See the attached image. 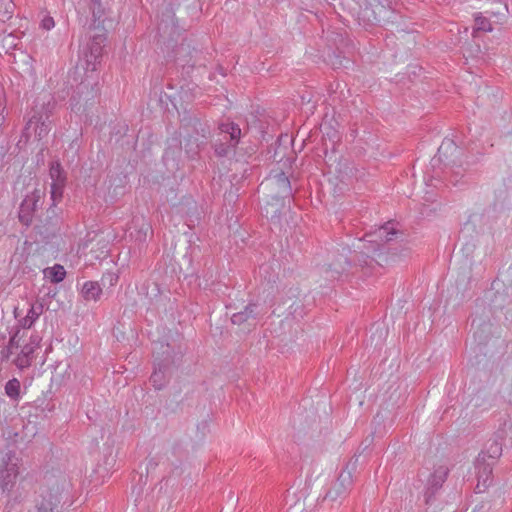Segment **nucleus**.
Segmentation results:
<instances>
[{
	"label": "nucleus",
	"mask_w": 512,
	"mask_h": 512,
	"mask_svg": "<svg viewBox=\"0 0 512 512\" xmlns=\"http://www.w3.org/2000/svg\"><path fill=\"white\" fill-rule=\"evenodd\" d=\"M379 12L375 14L374 21L375 23H381L385 20V14H387L392 9V0H378Z\"/></svg>",
	"instance_id": "obj_28"
},
{
	"label": "nucleus",
	"mask_w": 512,
	"mask_h": 512,
	"mask_svg": "<svg viewBox=\"0 0 512 512\" xmlns=\"http://www.w3.org/2000/svg\"><path fill=\"white\" fill-rule=\"evenodd\" d=\"M265 313L264 305L259 303H249L242 311L234 313L231 316V322L236 325H241L249 320H257Z\"/></svg>",
	"instance_id": "obj_17"
},
{
	"label": "nucleus",
	"mask_w": 512,
	"mask_h": 512,
	"mask_svg": "<svg viewBox=\"0 0 512 512\" xmlns=\"http://www.w3.org/2000/svg\"><path fill=\"white\" fill-rule=\"evenodd\" d=\"M65 187L66 186L50 185L51 204L58 205V203L62 201Z\"/></svg>",
	"instance_id": "obj_30"
},
{
	"label": "nucleus",
	"mask_w": 512,
	"mask_h": 512,
	"mask_svg": "<svg viewBox=\"0 0 512 512\" xmlns=\"http://www.w3.org/2000/svg\"><path fill=\"white\" fill-rule=\"evenodd\" d=\"M34 351H35V346L27 343L22 347L20 352H22V354L28 355L29 357L33 358Z\"/></svg>",
	"instance_id": "obj_38"
},
{
	"label": "nucleus",
	"mask_w": 512,
	"mask_h": 512,
	"mask_svg": "<svg viewBox=\"0 0 512 512\" xmlns=\"http://www.w3.org/2000/svg\"><path fill=\"white\" fill-rule=\"evenodd\" d=\"M29 344L34 345V346H35V348H36V347L38 346V344H39V338H38V336H36V335H35V336H34V335H32V336H31V338H30V343H29Z\"/></svg>",
	"instance_id": "obj_41"
},
{
	"label": "nucleus",
	"mask_w": 512,
	"mask_h": 512,
	"mask_svg": "<svg viewBox=\"0 0 512 512\" xmlns=\"http://www.w3.org/2000/svg\"><path fill=\"white\" fill-rule=\"evenodd\" d=\"M61 209L57 207L55 204H50L49 208L46 211L45 218L43 220L44 224L49 227H56L59 225L61 221Z\"/></svg>",
	"instance_id": "obj_23"
},
{
	"label": "nucleus",
	"mask_w": 512,
	"mask_h": 512,
	"mask_svg": "<svg viewBox=\"0 0 512 512\" xmlns=\"http://www.w3.org/2000/svg\"><path fill=\"white\" fill-rule=\"evenodd\" d=\"M185 150L189 157L195 158L199 153V144L189 140V142L185 145Z\"/></svg>",
	"instance_id": "obj_36"
},
{
	"label": "nucleus",
	"mask_w": 512,
	"mask_h": 512,
	"mask_svg": "<svg viewBox=\"0 0 512 512\" xmlns=\"http://www.w3.org/2000/svg\"><path fill=\"white\" fill-rule=\"evenodd\" d=\"M49 176L51 179V185L66 186L67 173L65 172L59 161H52L50 163Z\"/></svg>",
	"instance_id": "obj_20"
},
{
	"label": "nucleus",
	"mask_w": 512,
	"mask_h": 512,
	"mask_svg": "<svg viewBox=\"0 0 512 512\" xmlns=\"http://www.w3.org/2000/svg\"><path fill=\"white\" fill-rule=\"evenodd\" d=\"M404 233L394 224L387 222L373 233L366 234L370 247L356 255V260L364 274H377L380 269L392 266L406 258L410 251L402 244Z\"/></svg>",
	"instance_id": "obj_1"
},
{
	"label": "nucleus",
	"mask_w": 512,
	"mask_h": 512,
	"mask_svg": "<svg viewBox=\"0 0 512 512\" xmlns=\"http://www.w3.org/2000/svg\"><path fill=\"white\" fill-rule=\"evenodd\" d=\"M492 462L485 461V453H480L476 459L475 469L478 479L476 488L483 492L492 483Z\"/></svg>",
	"instance_id": "obj_13"
},
{
	"label": "nucleus",
	"mask_w": 512,
	"mask_h": 512,
	"mask_svg": "<svg viewBox=\"0 0 512 512\" xmlns=\"http://www.w3.org/2000/svg\"><path fill=\"white\" fill-rule=\"evenodd\" d=\"M241 137L242 131L237 123L229 120L219 122L211 140L214 155L219 159L234 156Z\"/></svg>",
	"instance_id": "obj_3"
},
{
	"label": "nucleus",
	"mask_w": 512,
	"mask_h": 512,
	"mask_svg": "<svg viewBox=\"0 0 512 512\" xmlns=\"http://www.w3.org/2000/svg\"><path fill=\"white\" fill-rule=\"evenodd\" d=\"M18 462L15 452L0 453V491L2 493L13 488L19 474Z\"/></svg>",
	"instance_id": "obj_8"
},
{
	"label": "nucleus",
	"mask_w": 512,
	"mask_h": 512,
	"mask_svg": "<svg viewBox=\"0 0 512 512\" xmlns=\"http://www.w3.org/2000/svg\"><path fill=\"white\" fill-rule=\"evenodd\" d=\"M263 189H271L270 195L281 196V198L291 197V182L285 172L279 171L271 173L261 184Z\"/></svg>",
	"instance_id": "obj_11"
},
{
	"label": "nucleus",
	"mask_w": 512,
	"mask_h": 512,
	"mask_svg": "<svg viewBox=\"0 0 512 512\" xmlns=\"http://www.w3.org/2000/svg\"><path fill=\"white\" fill-rule=\"evenodd\" d=\"M206 132H207V131H206V129H205V128H201V133H202V135H203V136H205Z\"/></svg>",
	"instance_id": "obj_42"
},
{
	"label": "nucleus",
	"mask_w": 512,
	"mask_h": 512,
	"mask_svg": "<svg viewBox=\"0 0 512 512\" xmlns=\"http://www.w3.org/2000/svg\"><path fill=\"white\" fill-rule=\"evenodd\" d=\"M271 268V266L269 264H263L260 266V274L261 276H263L264 274H267L268 273V270Z\"/></svg>",
	"instance_id": "obj_40"
},
{
	"label": "nucleus",
	"mask_w": 512,
	"mask_h": 512,
	"mask_svg": "<svg viewBox=\"0 0 512 512\" xmlns=\"http://www.w3.org/2000/svg\"><path fill=\"white\" fill-rule=\"evenodd\" d=\"M81 294L86 301H98L102 295V288L96 281H86L81 290Z\"/></svg>",
	"instance_id": "obj_22"
},
{
	"label": "nucleus",
	"mask_w": 512,
	"mask_h": 512,
	"mask_svg": "<svg viewBox=\"0 0 512 512\" xmlns=\"http://www.w3.org/2000/svg\"><path fill=\"white\" fill-rule=\"evenodd\" d=\"M341 259L344 260V265H342L340 262L332 263L329 265V268L326 269L327 274L329 272H331L332 278H336V277L340 276L343 272H345L347 270V267L350 266V262L348 261V259L346 257L341 256Z\"/></svg>",
	"instance_id": "obj_29"
},
{
	"label": "nucleus",
	"mask_w": 512,
	"mask_h": 512,
	"mask_svg": "<svg viewBox=\"0 0 512 512\" xmlns=\"http://www.w3.org/2000/svg\"><path fill=\"white\" fill-rule=\"evenodd\" d=\"M14 364L18 369L23 370L31 366L32 358L20 352L14 359Z\"/></svg>",
	"instance_id": "obj_32"
},
{
	"label": "nucleus",
	"mask_w": 512,
	"mask_h": 512,
	"mask_svg": "<svg viewBox=\"0 0 512 512\" xmlns=\"http://www.w3.org/2000/svg\"><path fill=\"white\" fill-rule=\"evenodd\" d=\"M329 61L331 63V65L333 66V68L337 69V68H341V67H344V68H347V63H349V60L346 59L345 57H341L340 55L338 54H333V55H329Z\"/></svg>",
	"instance_id": "obj_35"
},
{
	"label": "nucleus",
	"mask_w": 512,
	"mask_h": 512,
	"mask_svg": "<svg viewBox=\"0 0 512 512\" xmlns=\"http://www.w3.org/2000/svg\"><path fill=\"white\" fill-rule=\"evenodd\" d=\"M117 453L115 452L114 446L112 444L106 443L103 448V456L99 463V468H103V470L108 473L111 471L116 465Z\"/></svg>",
	"instance_id": "obj_21"
},
{
	"label": "nucleus",
	"mask_w": 512,
	"mask_h": 512,
	"mask_svg": "<svg viewBox=\"0 0 512 512\" xmlns=\"http://www.w3.org/2000/svg\"><path fill=\"white\" fill-rule=\"evenodd\" d=\"M461 154L462 150L453 140L445 139L438 148L437 155L433 158L434 163L444 162V177L454 185L464 176L465 169L462 167L461 161L457 160Z\"/></svg>",
	"instance_id": "obj_4"
},
{
	"label": "nucleus",
	"mask_w": 512,
	"mask_h": 512,
	"mask_svg": "<svg viewBox=\"0 0 512 512\" xmlns=\"http://www.w3.org/2000/svg\"><path fill=\"white\" fill-rule=\"evenodd\" d=\"M338 178L340 182L346 185L351 184L353 178V168L349 167L348 164H345V170L339 169Z\"/></svg>",
	"instance_id": "obj_33"
},
{
	"label": "nucleus",
	"mask_w": 512,
	"mask_h": 512,
	"mask_svg": "<svg viewBox=\"0 0 512 512\" xmlns=\"http://www.w3.org/2000/svg\"><path fill=\"white\" fill-rule=\"evenodd\" d=\"M448 473L449 470L447 467L439 466L430 475L424 492L426 504H430L435 494L441 489L443 483L447 478Z\"/></svg>",
	"instance_id": "obj_14"
},
{
	"label": "nucleus",
	"mask_w": 512,
	"mask_h": 512,
	"mask_svg": "<svg viewBox=\"0 0 512 512\" xmlns=\"http://www.w3.org/2000/svg\"><path fill=\"white\" fill-rule=\"evenodd\" d=\"M22 328H20L18 325H16L15 327L12 328L11 332H10V339H9V342H8V345L7 347L11 348V349H14V348H18L20 346L19 344V339H20V330Z\"/></svg>",
	"instance_id": "obj_34"
},
{
	"label": "nucleus",
	"mask_w": 512,
	"mask_h": 512,
	"mask_svg": "<svg viewBox=\"0 0 512 512\" xmlns=\"http://www.w3.org/2000/svg\"><path fill=\"white\" fill-rule=\"evenodd\" d=\"M106 34L104 32L95 34L84 51V57L80 60L81 66L86 72L94 73L97 71V66L100 64L103 49L105 47Z\"/></svg>",
	"instance_id": "obj_9"
},
{
	"label": "nucleus",
	"mask_w": 512,
	"mask_h": 512,
	"mask_svg": "<svg viewBox=\"0 0 512 512\" xmlns=\"http://www.w3.org/2000/svg\"><path fill=\"white\" fill-rule=\"evenodd\" d=\"M44 311L42 302L36 301L30 304L25 316H22L18 307L14 308V317L18 320L17 325L22 329H30Z\"/></svg>",
	"instance_id": "obj_15"
},
{
	"label": "nucleus",
	"mask_w": 512,
	"mask_h": 512,
	"mask_svg": "<svg viewBox=\"0 0 512 512\" xmlns=\"http://www.w3.org/2000/svg\"><path fill=\"white\" fill-rule=\"evenodd\" d=\"M159 37L168 43L177 42L184 31L175 16V7L172 2L164 3L160 13V20L157 27Z\"/></svg>",
	"instance_id": "obj_5"
},
{
	"label": "nucleus",
	"mask_w": 512,
	"mask_h": 512,
	"mask_svg": "<svg viewBox=\"0 0 512 512\" xmlns=\"http://www.w3.org/2000/svg\"><path fill=\"white\" fill-rule=\"evenodd\" d=\"M481 453H485V461L489 459V462H494L501 456L502 454V447L497 441H492L486 451H482Z\"/></svg>",
	"instance_id": "obj_26"
},
{
	"label": "nucleus",
	"mask_w": 512,
	"mask_h": 512,
	"mask_svg": "<svg viewBox=\"0 0 512 512\" xmlns=\"http://www.w3.org/2000/svg\"><path fill=\"white\" fill-rule=\"evenodd\" d=\"M51 107L50 102L41 104L40 109L36 106L33 109V114L29 118L24 128V133L28 134L31 130L38 136L39 139L45 137L51 128L50 121Z\"/></svg>",
	"instance_id": "obj_10"
},
{
	"label": "nucleus",
	"mask_w": 512,
	"mask_h": 512,
	"mask_svg": "<svg viewBox=\"0 0 512 512\" xmlns=\"http://www.w3.org/2000/svg\"><path fill=\"white\" fill-rule=\"evenodd\" d=\"M46 276L52 283H59L64 280L66 271L63 266L56 264L53 267L46 269Z\"/></svg>",
	"instance_id": "obj_25"
},
{
	"label": "nucleus",
	"mask_w": 512,
	"mask_h": 512,
	"mask_svg": "<svg viewBox=\"0 0 512 512\" xmlns=\"http://www.w3.org/2000/svg\"><path fill=\"white\" fill-rule=\"evenodd\" d=\"M44 192L40 189H35L28 194L22 201L19 209V220L25 225H30L34 213L41 207Z\"/></svg>",
	"instance_id": "obj_12"
},
{
	"label": "nucleus",
	"mask_w": 512,
	"mask_h": 512,
	"mask_svg": "<svg viewBox=\"0 0 512 512\" xmlns=\"http://www.w3.org/2000/svg\"><path fill=\"white\" fill-rule=\"evenodd\" d=\"M169 369V362L166 360L155 364L154 371L150 376V382L155 389L160 390L166 385L169 378Z\"/></svg>",
	"instance_id": "obj_18"
},
{
	"label": "nucleus",
	"mask_w": 512,
	"mask_h": 512,
	"mask_svg": "<svg viewBox=\"0 0 512 512\" xmlns=\"http://www.w3.org/2000/svg\"><path fill=\"white\" fill-rule=\"evenodd\" d=\"M270 199L262 206V214L274 224H279L281 215L285 208V198L281 196L268 195Z\"/></svg>",
	"instance_id": "obj_16"
},
{
	"label": "nucleus",
	"mask_w": 512,
	"mask_h": 512,
	"mask_svg": "<svg viewBox=\"0 0 512 512\" xmlns=\"http://www.w3.org/2000/svg\"><path fill=\"white\" fill-rule=\"evenodd\" d=\"M475 30L484 32L492 31L490 20L482 15L475 16Z\"/></svg>",
	"instance_id": "obj_31"
},
{
	"label": "nucleus",
	"mask_w": 512,
	"mask_h": 512,
	"mask_svg": "<svg viewBox=\"0 0 512 512\" xmlns=\"http://www.w3.org/2000/svg\"><path fill=\"white\" fill-rule=\"evenodd\" d=\"M15 10L12 0H0V21L6 22L11 19Z\"/></svg>",
	"instance_id": "obj_27"
},
{
	"label": "nucleus",
	"mask_w": 512,
	"mask_h": 512,
	"mask_svg": "<svg viewBox=\"0 0 512 512\" xmlns=\"http://www.w3.org/2000/svg\"><path fill=\"white\" fill-rule=\"evenodd\" d=\"M69 487L70 483L65 475H46L45 486L35 501L36 512H61Z\"/></svg>",
	"instance_id": "obj_2"
},
{
	"label": "nucleus",
	"mask_w": 512,
	"mask_h": 512,
	"mask_svg": "<svg viewBox=\"0 0 512 512\" xmlns=\"http://www.w3.org/2000/svg\"><path fill=\"white\" fill-rule=\"evenodd\" d=\"M85 74V78L76 86L70 98L72 110H79L80 107L77 106L82 103L84 105L93 104L99 94L98 76L95 72L85 71Z\"/></svg>",
	"instance_id": "obj_6"
},
{
	"label": "nucleus",
	"mask_w": 512,
	"mask_h": 512,
	"mask_svg": "<svg viewBox=\"0 0 512 512\" xmlns=\"http://www.w3.org/2000/svg\"><path fill=\"white\" fill-rule=\"evenodd\" d=\"M106 9H107V1L91 0L90 10L92 12L94 29H99L100 27L104 28V23L106 21V18H105Z\"/></svg>",
	"instance_id": "obj_19"
},
{
	"label": "nucleus",
	"mask_w": 512,
	"mask_h": 512,
	"mask_svg": "<svg viewBox=\"0 0 512 512\" xmlns=\"http://www.w3.org/2000/svg\"><path fill=\"white\" fill-rule=\"evenodd\" d=\"M357 461L358 457L356 455L349 460L346 467L340 472L336 481L327 491L324 500L329 499L331 501H336L338 499H343L348 495L353 483L352 472L356 468Z\"/></svg>",
	"instance_id": "obj_7"
},
{
	"label": "nucleus",
	"mask_w": 512,
	"mask_h": 512,
	"mask_svg": "<svg viewBox=\"0 0 512 512\" xmlns=\"http://www.w3.org/2000/svg\"><path fill=\"white\" fill-rule=\"evenodd\" d=\"M54 25H55L54 19L50 16H45L42 19L41 24H40V26L45 30H50L51 28L54 27Z\"/></svg>",
	"instance_id": "obj_37"
},
{
	"label": "nucleus",
	"mask_w": 512,
	"mask_h": 512,
	"mask_svg": "<svg viewBox=\"0 0 512 512\" xmlns=\"http://www.w3.org/2000/svg\"><path fill=\"white\" fill-rule=\"evenodd\" d=\"M20 381L16 378L10 379L5 384V394L13 401H17L20 398Z\"/></svg>",
	"instance_id": "obj_24"
},
{
	"label": "nucleus",
	"mask_w": 512,
	"mask_h": 512,
	"mask_svg": "<svg viewBox=\"0 0 512 512\" xmlns=\"http://www.w3.org/2000/svg\"><path fill=\"white\" fill-rule=\"evenodd\" d=\"M12 354H13V349H11V348L6 346L0 352V359H1V361L8 360Z\"/></svg>",
	"instance_id": "obj_39"
}]
</instances>
